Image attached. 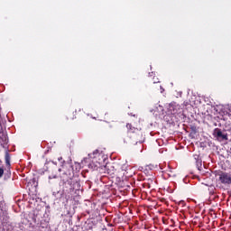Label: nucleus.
<instances>
[{
  "instance_id": "nucleus-13",
  "label": "nucleus",
  "mask_w": 231,
  "mask_h": 231,
  "mask_svg": "<svg viewBox=\"0 0 231 231\" xmlns=\"http://www.w3.org/2000/svg\"><path fill=\"white\" fill-rule=\"evenodd\" d=\"M228 115H231V106L229 107Z\"/></svg>"
},
{
  "instance_id": "nucleus-4",
  "label": "nucleus",
  "mask_w": 231,
  "mask_h": 231,
  "mask_svg": "<svg viewBox=\"0 0 231 231\" xmlns=\"http://www.w3.org/2000/svg\"><path fill=\"white\" fill-rule=\"evenodd\" d=\"M218 180L223 185H231V174L228 172H218Z\"/></svg>"
},
{
  "instance_id": "nucleus-10",
  "label": "nucleus",
  "mask_w": 231,
  "mask_h": 231,
  "mask_svg": "<svg viewBox=\"0 0 231 231\" xmlns=\"http://www.w3.org/2000/svg\"><path fill=\"white\" fill-rule=\"evenodd\" d=\"M55 178H59V176L58 175H51V176H49V180H53Z\"/></svg>"
},
{
  "instance_id": "nucleus-2",
  "label": "nucleus",
  "mask_w": 231,
  "mask_h": 231,
  "mask_svg": "<svg viewBox=\"0 0 231 231\" xmlns=\"http://www.w3.org/2000/svg\"><path fill=\"white\" fill-rule=\"evenodd\" d=\"M88 156L93 160V163H96L94 166L93 163L89 164V167H92L94 170L98 169L100 163L106 160L104 153L100 152L98 150H95L92 153L88 154Z\"/></svg>"
},
{
  "instance_id": "nucleus-7",
  "label": "nucleus",
  "mask_w": 231,
  "mask_h": 231,
  "mask_svg": "<svg viewBox=\"0 0 231 231\" xmlns=\"http://www.w3.org/2000/svg\"><path fill=\"white\" fill-rule=\"evenodd\" d=\"M1 138L4 142V143H8V138L6 137V135H5V134H2Z\"/></svg>"
},
{
  "instance_id": "nucleus-15",
  "label": "nucleus",
  "mask_w": 231,
  "mask_h": 231,
  "mask_svg": "<svg viewBox=\"0 0 231 231\" xmlns=\"http://www.w3.org/2000/svg\"><path fill=\"white\" fill-rule=\"evenodd\" d=\"M197 163H199L201 165V162H199V161H197Z\"/></svg>"
},
{
  "instance_id": "nucleus-16",
  "label": "nucleus",
  "mask_w": 231,
  "mask_h": 231,
  "mask_svg": "<svg viewBox=\"0 0 231 231\" xmlns=\"http://www.w3.org/2000/svg\"><path fill=\"white\" fill-rule=\"evenodd\" d=\"M62 171V169H59V172H60Z\"/></svg>"
},
{
  "instance_id": "nucleus-5",
  "label": "nucleus",
  "mask_w": 231,
  "mask_h": 231,
  "mask_svg": "<svg viewBox=\"0 0 231 231\" xmlns=\"http://www.w3.org/2000/svg\"><path fill=\"white\" fill-rule=\"evenodd\" d=\"M178 109H180V106L178 104L171 103L169 105L168 111L171 115H176V113H178Z\"/></svg>"
},
{
  "instance_id": "nucleus-1",
  "label": "nucleus",
  "mask_w": 231,
  "mask_h": 231,
  "mask_svg": "<svg viewBox=\"0 0 231 231\" xmlns=\"http://www.w3.org/2000/svg\"><path fill=\"white\" fill-rule=\"evenodd\" d=\"M63 190L68 194H71L74 190H80V182L73 179L63 180Z\"/></svg>"
},
{
  "instance_id": "nucleus-8",
  "label": "nucleus",
  "mask_w": 231,
  "mask_h": 231,
  "mask_svg": "<svg viewBox=\"0 0 231 231\" xmlns=\"http://www.w3.org/2000/svg\"><path fill=\"white\" fill-rule=\"evenodd\" d=\"M126 127L129 129V131H133V125L131 124H127Z\"/></svg>"
},
{
  "instance_id": "nucleus-14",
  "label": "nucleus",
  "mask_w": 231,
  "mask_h": 231,
  "mask_svg": "<svg viewBox=\"0 0 231 231\" xmlns=\"http://www.w3.org/2000/svg\"><path fill=\"white\" fill-rule=\"evenodd\" d=\"M58 160H59V162H60L62 160V157H60Z\"/></svg>"
},
{
  "instance_id": "nucleus-12",
  "label": "nucleus",
  "mask_w": 231,
  "mask_h": 231,
  "mask_svg": "<svg viewBox=\"0 0 231 231\" xmlns=\"http://www.w3.org/2000/svg\"><path fill=\"white\" fill-rule=\"evenodd\" d=\"M180 205H185V202L184 201H180Z\"/></svg>"
},
{
  "instance_id": "nucleus-6",
  "label": "nucleus",
  "mask_w": 231,
  "mask_h": 231,
  "mask_svg": "<svg viewBox=\"0 0 231 231\" xmlns=\"http://www.w3.org/2000/svg\"><path fill=\"white\" fill-rule=\"evenodd\" d=\"M5 163L6 165H10V153L8 152H5Z\"/></svg>"
},
{
  "instance_id": "nucleus-11",
  "label": "nucleus",
  "mask_w": 231,
  "mask_h": 231,
  "mask_svg": "<svg viewBox=\"0 0 231 231\" xmlns=\"http://www.w3.org/2000/svg\"><path fill=\"white\" fill-rule=\"evenodd\" d=\"M163 91L165 90L163 89V88L161 87V93H163Z\"/></svg>"
},
{
  "instance_id": "nucleus-9",
  "label": "nucleus",
  "mask_w": 231,
  "mask_h": 231,
  "mask_svg": "<svg viewBox=\"0 0 231 231\" xmlns=\"http://www.w3.org/2000/svg\"><path fill=\"white\" fill-rule=\"evenodd\" d=\"M3 174H5V170L0 168V178H3Z\"/></svg>"
},
{
  "instance_id": "nucleus-3",
  "label": "nucleus",
  "mask_w": 231,
  "mask_h": 231,
  "mask_svg": "<svg viewBox=\"0 0 231 231\" xmlns=\"http://www.w3.org/2000/svg\"><path fill=\"white\" fill-rule=\"evenodd\" d=\"M214 138H217L218 142H223L224 140H228V134H226V130H221L219 128H216L213 131Z\"/></svg>"
}]
</instances>
